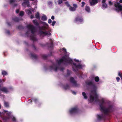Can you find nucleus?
Masks as SVG:
<instances>
[{
    "label": "nucleus",
    "instance_id": "obj_1",
    "mask_svg": "<svg viewBox=\"0 0 122 122\" xmlns=\"http://www.w3.org/2000/svg\"><path fill=\"white\" fill-rule=\"evenodd\" d=\"M64 61L65 62V65H67L68 63L73 64L74 66H72V68L73 71L74 72L77 71L79 69H81L83 67L82 65L80 64L77 65L76 63L73 62L71 59L66 56H63L61 59L58 60V63L59 65H60Z\"/></svg>",
    "mask_w": 122,
    "mask_h": 122
},
{
    "label": "nucleus",
    "instance_id": "obj_2",
    "mask_svg": "<svg viewBox=\"0 0 122 122\" xmlns=\"http://www.w3.org/2000/svg\"><path fill=\"white\" fill-rule=\"evenodd\" d=\"M88 86H90L92 88L93 90L91 91V93L90 94V99L91 102H92L94 100L96 102L99 101V100L98 99V96L96 92L97 86L95 83L92 81H89L86 83Z\"/></svg>",
    "mask_w": 122,
    "mask_h": 122
},
{
    "label": "nucleus",
    "instance_id": "obj_3",
    "mask_svg": "<svg viewBox=\"0 0 122 122\" xmlns=\"http://www.w3.org/2000/svg\"><path fill=\"white\" fill-rule=\"evenodd\" d=\"M27 27L31 30L32 34L30 36L31 39L33 41H37V39L35 37V33L36 31L35 27L33 25H28L27 26Z\"/></svg>",
    "mask_w": 122,
    "mask_h": 122
},
{
    "label": "nucleus",
    "instance_id": "obj_4",
    "mask_svg": "<svg viewBox=\"0 0 122 122\" xmlns=\"http://www.w3.org/2000/svg\"><path fill=\"white\" fill-rule=\"evenodd\" d=\"M38 28H39V34L40 35V37L41 36L44 37V36L43 35H47L48 36L51 35V34L50 32L48 33L42 31V30H46V28L45 27L43 26L40 27V26H38Z\"/></svg>",
    "mask_w": 122,
    "mask_h": 122
},
{
    "label": "nucleus",
    "instance_id": "obj_5",
    "mask_svg": "<svg viewBox=\"0 0 122 122\" xmlns=\"http://www.w3.org/2000/svg\"><path fill=\"white\" fill-rule=\"evenodd\" d=\"M113 106L111 105H109L108 106L107 108H105V107L104 109V110L103 111V112L105 115L107 114L108 113L112 112L113 111Z\"/></svg>",
    "mask_w": 122,
    "mask_h": 122
},
{
    "label": "nucleus",
    "instance_id": "obj_6",
    "mask_svg": "<svg viewBox=\"0 0 122 122\" xmlns=\"http://www.w3.org/2000/svg\"><path fill=\"white\" fill-rule=\"evenodd\" d=\"M50 68L51 70H54L55 71H56L58 69H59L61 71H63L64 69L63 67H60L57 66L54 64H53L52 66H50Z\"/></svg>",
    "mask_w": 122,
    "mask_h": 122
},
{
    "label": "nucleus",
    "instance_id": "obj_7",
    "mask_svg": "<svg viewBox=\"0 0 122 122\" xmlns=\"http://www.w3.org/2000/svg\"><path fill=\"white\" fill-rule=\"evenodd\" d=\"M79 111V109L77 107L71 108L69 111L70 113L72 114L77 113Z\"/></svg>",
    "mask_w": 122,
    "mask_h": 122
},
{
    "label": "nucleus",
    "instance_id": "obj_8",
    "mask_svg": "<svg viewBox=\"0 0 122 122\" xmlns=\"http://www.w3.org/2000/svg\"><path fill=\"white\" fill-rule=\"evenodd\" d=\"M70 81L71 83L73 84V86L74 87H77L78 86L76 81L75 80L74 78L72 77L70 78Z\"/></svg>",
    "mask_w": 122,
    "mask_h": 122
},
{
    "label": "nucleus",
    "instance_id": "obj_9",
    "mask_svg": "<svg viewBox=\"0 0 122 122\" xmlns=\"http://www.w3.org/2000/svg\"><path fill=\"white\" fill-rule=\"evenodd\" d=\"M101 102L99 104V106L100 108V110L102 112H103V111L104 110V109L105 108L103 106V104L104 103V101L103 99H102L101 100Z\"/></svg>",
    "mask_w": 122,
    "mask_h": 122
},
{
    "label": "nucleus",
    "instance_id": "obj_10",
    "mask_svg": "<svg viewBox=\"0 0 122 122\" xmlns=\"http://www.w3.org/2000/svg\"><path fill=\"white\" fill-rule=\"evenodd\" d=\"M24 2L22 3V5L24 6L25 5H26L28 7H30V3L29 2V0H24Z\"/></svg>",
    "mask_w": 122,
    "mask_h": 122
},
{
    "label": "nucleus",
    "instance_id": "obj_11",
    "mask_svg": "<svg viewBox=\"0 0 122 122\" xmlns=\"http://www.w3.org/2000/svg\"><path fill=\"white\" fill-rule=\"evenodd\" d=\"M97 118L98 120H104L105 119L104 116L103 114L100 115L99 114L97 115Z\"/></svg>",
    "mask_w": 122,
    "mask_h": 122
},
{
    "label": "nucleus",
    "instance_id": "obj_12",
    "mask_svg": "<svg viewBox=\"0 0 122 122\" xmlns=\"http://www.w3.org/2000/svg\"><path fill=\"white\" fill-rule=\"evenodd\" d=\"M0 90L1 91L5 93H7L9 92L8 88L5 87H1L0 88Z\"/></svg>",
    "mask_w": 122,
    "mask_h": 122
},
{
    "label": "nucleus",
    "instance_id": "obj_13",
    "mask_svg": "<svg viewBox=\"0 0 122 122\" xmlns=\"http://www.w3.org/2000/svg\"><path fill=\"white\" fill-rule=\"evenodd\" d=\"M74 21L75 22L79 21L81 22H82L83 21V18L81 17L77 16L75 18Z\"/></svg>",
    "mask_w": 122,
    "mask_h": 122
},
{
    "label": "nucleus",
    "instance_id": "obj_14",
    "mask_svg": "<svg viewBox=\"0 0 122 122\" xmlns=\"http://www.w3.org/2000/svg\"><path fill=\"white\" fill-rule=\"evenodd\" d=\"M98 2V0H92L90 2V4L92 6L94 5Z\"/></svg>",
    "mask_w": 122,
    "mask_h": 122
},
{
    "label": "nucleus",
    "instance_id": "obj_15",
    "mask_svg": "<svg viewBox=\"0 0 122 122\" xmlns=\"http://www.w3.org/2000/svg\"><path fill=\"white\" fill-rule=\"evenodd\" d=\"M50 39L51 41V43L47 44L49 48H52L53 46V42L51 39Z\"/></svg>",
    "mask_w": 122,
    "mask_h": 122
},
{
    "label": "nucleus",
    "instance_id": "obj_16",
    "mask_svg": "<svg viewBox=\"0 0 122 122\" xmlns=\"http://www.w3.org/2000/svg\"><path fill=\"white\" fill-rule=\"evenodd\" d=\"M94 79L95 81L96 82H98L99 81V77L98 76H96V77H92V79Z\"/></svg>",
    "mask_w": 122,
    "mask_h": 122
},
{
    "label": "nucleus",
    "instance_id": "obj_17",
    "mask_svg": "<svg viewBox=\"0 0 122 122\" xmlns=\"http://www.w3.org/2000/svg\"><path fill=\"white\" fill-rule=\"evenodd\" d=\"M31 54L32 58H34L35 59H36L37 58V56L36 55L33 53H31Z\"/></svg>",
    "mask_w": 122,
    "mask_h": 122
},
{
    "label": "nucleus",
    "instance_id": "obj_18",
    "mask_svg": "<svg viewBox=\"0 0 122 122\" xmlns=\"http://www.w3.org/2000/svg\"><path fill=\"white\" fill-rule=\"evenodd\" d=\"M33 22L34 24L35 25H36L37 26H39V23L37 22V20H33Z\"/></svg>",
    "mask_w": 122,
    "mask_h": 122
},
{
    "label": "nucleus",
    "instance_id": "obj_19",
    "mask_svg": "<svg viewBox=\"0 0 122 122\" xmlns=\"http://www.w3.org/2000/svg\"><path fill=\"white\" fill-rule=\"evenodd\" d=\"M12 20L15 22H18L20 20V19L18 17H15L12 19Z\"/></svg>",
    "mask_w": 122,
    "mask_h": 122
},
{
    "label": "nucleus",
    "instance_id": "obj_20",
    "mask_svg": "<svg viewBox=\"0 0 122 122\" xmlns=\"http://www.w3.org/2000/svg\"><path fill=\"white\" fill-rule=\"evenodd\" d=\"M63 88L64 89L66 90L67 89H69L70 88V87L69 85L67 84L66 85L63 86Z\"/></svg>",
    "mask_w": 122,
    "mask_h": 122
},
{
    "label": "nucleus",
    "instance_id": "obj_21",
    "mask_svg": "<svg viewBox=\"0 0 122 122\" xmlns=\"http://www.w3.org/2000/svg\"><path fill=\"white\" fill-rule=\"evenodd\" d=\"M41 20L43 21H46L47 20V17L45 15L43 16H42L41 18Z\"/></svg>",
    "mask_w": 122,
    "mask_h": 122
},
{
    "label": "nucleus",
    "instance_id": "obj_22",
    "mask_svg": "<svg viewBox=\"0 0 122 122\" xmlns=\"http://www.w3.org/2000/svg\"><path fill=\"white\" fill-rule=\"evenodd\" d=\"M85 9L86 11L89 12L90 11V8L89 6H86L85 7Z\"/></svg>",
    "mask_w": 122,
    "mask_h": 122
},
{
    "label": "nucleus",
    "instance_id": "obj_23",
    "mask_svg": "<svg viewBox=\"0 0 122 122\" xmlns=\"http://www.w3.org/2000/svg\"><path fill=\"white\" fill-rule=\"evenodd\" d=\"M36 18L37 19H40V14L39 13L37 12L35 15Z\"/></svg>",
    "mask_w": 122,
    "mask_h": 122
},
{
    "label": "nucleus",
    "instance_id": "obj_24",
    "mask_svg": "<svg viewBox=\"0 0 122 122\" xmlns=\"http://www.w3.org/2000/svg\"><path fill=\"white\" fill-rule=\"evenodd\" d=\"M83 96L84 97V98L85 99H87V96L86 95V93L85 92H83L82 93Z\"/></svg>",
    "mask_w": 122,
    "mask_h": 122
},
{
    "label": "nucleus",
    "instance_id": "obj_25",
    "mask_svg": "<svg viewBox=\"0 0 122 122\" xmlns=\"http://www.w3.org/2000/svg\"><path fill=\"white\" fill-rule=\"evenodd\" d=\"M10 118V117H7L6 116H5L3 117V120L5 121H7V120L9 119Z\"/></svg>",
    "mask_w": 122,
    "mask_h": 122
},
{
    "label": "nucleus",
    "instance_id": "obj_26",
    "mask_svg": "<svg viewBox=\"0 0 122 122\" xmlns=\"http://www.w3.org/2000/svg\"><path fill=\"white\" fill-rule=\"evenodd\" d=\"M69 9L70 10L72 11H75L76 10L75 8L71 7H70Z\"/></svg>",
    "mask_w": 122,
    "mask_h": 122
},
{
    "label": "nucleus",
    "instance_id": "obj_27",
    "mask_svg": "<svg viewBox=\"0 0 122 122\" xmlns=\"http://www.w3.org/2000/svg\"><path fill=\"white\" fill-rule=\"evenodd\" d=\"M2 75H7L8 74L7 72L5 71H3L2 72Z\"/></svg>",
    "mask_w": 122,
    "mask_h": 122
},
{
    "label": "nucleus",
    "instance_id": "obj_28",
    "mask_svg": "<svg viewBox=\"0 0 122 122\" xmlns=\"http://www.w3.org/2000/svg\"><path fill=\"white\" fill-rule=\"evenodd\" d=\"M4 105L6 107H9V104L8 102H5Z\"/></svg>",
    "mask_w": 122,
    "mask_h": 122
},
{
    "label": "nucleus",
    "instance_id": "obj_29",
    "mask_svg": "<svg viewBox=\"0 0 122 122\" xmlns=\"http://www.w3.org/2000/svg\"><path fill=\"white\" fill-rule=\"evenodd\" d=\"M47 56H48L45 55H43L42 56V58L44 59H46L47 58Z\"/></svg>",
    "mask_w": 122,
    "mask_h": 122
},
{
    "label": "nucleus",
    "instance_id": "obj_30",
    "mask_svg": "<svg viewBox=\"0 0 122 122\" xmlns=\"http://www.w3.org/2000/svg\"><path fill=\"white\" fill-rule=\"evenodd\" d=\"M24 12L23 11H21L19 13V15L22 16L24 15Z\"/></svg>",
    "mask_w": 122,
    "mask_h": 122
},
{
    "label": "nucleus",
    "instance_id": "obj_31",
    "mask_svg": "<svg viewBox=\"0 0 122 122\" xmlns=\"http://www.w3.org/2000/svg\"><path fill=\"white\" fill-rule=\"evenodd\" d=\"M18 28L19 30L23 29H24V27L22 26L19 25L18 27Z\"/></svg>",
    "mask_w": 122,
    "mask_h": 122
},
{
    "label": "nucleus",
    "instance_id": "obj_32",
    "mask_svg": "<svg viewBox=\"0 0 122 122\" xmlns=\"http://www.w3.org/2000/svg\"><path fill=\"white\" fill-rule=\"evenodd\" d=\"M16 0H10V4H12L13 3L15 2Z\"/></svg>",
    "mask_w": 122,
    "mask_h": 122
},
{
    "label": "nucleus",
    "instance_id": "obj_33",
    "mask_svg": "<svg viewBox=\"0 0 122 122\" xmlns=\"http://www.w3.org/2000/svg\"><path fill=\"white\" fill-rule=\"evenodd\" d=\"M103 3L102 4V6L103 7L105 8H106L107 7V5L105 3Z\"/></svg>",
    "mask_w": 122,
    "mask_h": 122
},
{
    "label": "nucleus",
    "instance_id": "obj_34",
    "mask_svg": "<svg viewBox=\"0 0 122 122\" xmlns=\"http://www.w3.org/2000/svg\"><path fill=\"white\" fill-rule=\"evenodd\" d=\"M33 100L36 103H37L38 102V100L36 98H34L33 99Z\"/></svg>",
    "mask_w": 122,
    "mask_h": 122
},
{
    "label": "nucleus",
    "instance_id": "obj_35",
    "mask_svg": "<svg viewBox=\"0 0 122 122\" xmlns=\"http://www.w3.org/2000/svg\"><path fill=\"white\" fill-rule=\"evenodd\" d=\"M67 75L68 76L69 75H70L71 71L68 70H67Z\"/></svg>",
    "mask_w": 122,
    "mask_h": 122
},
{
    "label": "nucleus",
    "instance_id": "obj_36",
    "mask_svg": "<svg viewBox=\"0 0 122 122\" xmlns=\"http://www.w3.org/2000/svg\"><path fill=\"white\" fill-rule=\"evenodd\" d=\"M62 2V0H58V2L59 4H61Z\"/></svg>",
    "mask_w": 122,
    "mask_h": 122
},
{
    "label": "nucleus",
    "instance_id": "obj_37",
    "mask_svg": "<svg viewBox=\"0 0 122 122\" xmlns=\"http://www.w3.org/2000/svg\"><path fill=\"white\" fill-rule=\"evenodd\" d=\"M11 113V112H8L7 113L6 115L8 117H10Z\"/></svg>",
    "mask_w": 122,
    "mask_h": 122
},
{
    "label": "nucleus",
    "instance_id": "obj_38",
    "mask_svg": "<svg viewBox=\"0 0 122 122\" xmlns=\"http://www.w3.org/2000/svg\"><path fill=\"white\" fill-rule=\"evenodd\" d=\"M81 4L82 5L81 6V7H83L85 4V3L84 2H81Z\"/></svg>",
    "mask_w": 122,
    "mask_h": 122
},
{
    "label": "nucleus",
    "instance_id": "obj_39",
    "mask_svg": "<svg viewBox=\"0 0 122 122\" xmlns=\"http://www.w3.org/2000/svg\"><path fill=\"white\" fill-rule=\"evenodd\" d=\"M113 3L111 1H110L109 2V4L110 5H113Z\"/></svg>",
    "mask_w": 122,
    "mask_h": 122
},
{
    "label": "nucleus",
    "instance_id": "obj_40",
    "mask_svg": "<svg viewBox=\"0 0 122 122\" xmlns=\"http://www.w3.org/2000/svg\"><path fill=\"white\" fill-rule=\"evenodd\" d=\"M73 6L74 7V8H75L76 9V8L77 7V5L76 4H74L73 5Z\"/></svg>",
    "mask_w": 122,
    "mask_h": 122
},
{
    "label": "nucleus",
    "instance_id": "obj_41",
    "mask_svg": "<svg viewBox=\"0 0 122 122\" xmlns=\"http://www.w3.org/2000/svg\"><path fill=\"white\" fill-rule=\"evenodd\" d=\"M56 23V22L55 21H53L52 22V25L53 26H54L55 23Z\"/></svg>",
    "mask_w": 122,
    "mask_h": 122
},
{
    "label": "nucleus",
    "instance_id": "obj_42",
    "mask_svg": "<svg viewBox=\"0 0 122 122\" xmlns=\"http://www.w3.org/2000/svg\"><path fill=\"white\" fill-rule=\"evenodd\" d=\"M48 22L50 24L52 22V20L51 19H49L48 21Z\"/></svg>",
    "mask_w": 122,
    "mask_h": 122
},
{
    "label": "nucleus",
    "instance_id": "obj_43",
    "mask_svg": "<svg viewBox=\"0 0 122 122\" xmlns=\"http://www.w3.org/2000/svg\"><path fill=\"white\" fill-rule=\"evenodd\" d=\"M120 72L119 71L118 72V76H122V73H120Z\"/></svg>",
    "mask_w": 122,
    "mask_h": 122
},
{
    "label": "nucleus",
    "instance_id": "obj_44",
    "mask_svg": "<svg viewBox=\"0 0 122 122\" xmlns=\"http://www.w3.org/2000/svg\"><path fill=\"white\" fill-rule=\"evenodd\" d=\"M32 46L35 50H36V48L34 44H33L32 45Z\"/></svg>",
    "mask_w": 122,
    "mask_h": 122
},
{
    "label": "nucleus",
    "instance_id": "obj_45",
    "mask_svg": "<svg viewBox=\"0 0 122 122\" xmlns=\"http://www.w3.org/2000/svg\"><path fill=\"white\" fill-rule=\"evenodd\" d=\"M32 13L31 11L30 10H28V14H31Z\"/></svg>",
    "mask_w": 122,
    "mask_h": 122
},
{
    "label": "nucleus",
    "instance_id": "obj_46",
    "mask_svg": "<svg viewBox=\"0 0 122 122\" xmlns=\"http://www.w3.org/2000/svg\"><path fill=\"white\" fill-rule=\"evenodd\" d=\"M12 120L13 121H16V119L15 117H13L12 118Z\"/></svg>",
    "mask_w": 122,
    "mask_h": 122
},
{
    "label": "nucleus",
    "instance_id": "obj_47",
    "mask_svg": "<svg viewBox=\"0 0 122 122\" xmlns=\"http://www.w3.org/2000/svg\"><path fill=\"white\" fill-rule=\"evenodd\" d=\"M116 79L117 82H118L120 80V78L119 77H117Z\"/></svg>",
    "mask_w": 122,
    "mask_h": 122
},
{
    "label": "nucleus",
    "instance_id": "obj_48",
    "mask_svg": "<svg viewBox=\"0 0 122 122\" xmlns=\"http://www.w3.org/2000/svg\"><path fill=\"white\" fill-rule=\"evenodd\" d=\"M19 12V9H17L16 11V13H18Z\"/></svg>",
    "mask_w": 122,
    "mask_h": 122
},
{
    "label": "nucleus",
    "instance_id": "obj_49",
    "mask_svg": "<svg viewBox=\"0 0 122 122\" xmlns=\"http://www.w3.org/2000/svg\"><path fill=\"white\" fill-rule=\"evenodd\" d=\"M62 50L66 52V49L64 48H63L62 49Z\"/></svg>",
    "mask_w": 122,
    "mask_h": 122
},
{
    "label": "nucleus",
    "instance_id": "obj_50",
    "mask_svg": "<svg viewBox=\"0 0 122 122\" xmlns=\"http://www.w3.org/2000/svg\"><path fill=\"white\" fill-rule=\"evenodd\" d=\"M74 61H75L76 62H79V61L78 60H77L76 59H74Z\"/></svg>",
    "mask_w": 122,
    "mask_h": 122
},
{
    "label": "nucleus",
    "instance_id": "obj_51",
    "mask_svg": "<svg viewBox=\"0 0 122 122\" xmlns=\"http://www.w3.org/2000/svg\"><path fill=\"white\" fill-rule=\"evenodd\" d=\"M41 105V103H39L38 104L37 106L38 107H40Z\"/></svg>",
    "mask_w": 122,
    "mask_h": 122
},
{
    "label": "nucleus",
    "instance_id": "obj_52",
    "mask_svg": "<svg viewBox=\"0 0 122 122\" xmlns=\"http://www.w3.org/2000/svg\"><path fill=\"white\" fill-rule=\"evenodd\" d=\"M6 33L8 34H10V31L9 30H7L6 31Z\"/></svg>",
    "mask_w": 122,
    "mask_h": 122
},
{
    "label": "nucleus",
    "instance_id": "obj_53",
    "mask_svg": "<svg viewBox=\"0 0 122 122\" xmlns=\"http://www.w3.org/2000/svg\"><path fill=\"white\" fill-rule=\"evenodd\" d=\"M34 18V15H31L30 16V18L31 19Z\"/></svg>",
    "mask_w": 122,
    "mask_h": 122
},
{
    "label": "nucleus",
    "instance_id": "obj_54",
    "mask_svg": "<svg viewBox=\"0 0 122 122\" xmlns=\"http://www.w3.org/2000/svg\"><path fill=\"white\" fill-rule=\"evenodd\" d=\"M7 25L9 26H11V24L10 23V22H7Z\"/></svg>",
    "mask_w": 122,
    "mask_h": 122
},
{
    "label": "nucleus",
    "instance_id": "obj_55",
    "mask_svg": "<svg viewBox=\"0 0 122 122\" xmlns=\"http://www.w3.org/2000/svg\"><path fill=\"white\" fill-rule=\"evenodd\" d=\"M28 103H31L32 102V101L31 100H29L28 101Z\"/></svg>",
    "mask_w": 122,
    "mask_h": 122
},
{
    "label": "nucleus",
    "instance_id": "obj_56",
    "mask_svg": "<svg viewBox=\"0 0 122 122\" xmlns=\"http://www.w3.org/2000/svg\"><path fill=\"white\" fill-rule=\"evenodd\" d=\"M55 17L53 15H52L51 17V19L52 20H54V19Z\"/></svg>",
    "mask_w": 122,
    "mask_h": 122
},
{
    "label": "nucleus",
    "instance_id": "obj_57",
    "mask_svg": "<svg viewBox=\"0 0 122 122\" xmlns=\"http://www.w3.org/2000/svg\"><path fill=\"white\" fill-rule=\"evenodd\" d=\"M72 93L73 94L75 95H76V92H75L73 91H72Z\"/></svg>",
    "mask_w": 122,
    "mask_h": 122
},
{
    "label": "nucleus",
    "instance_id": "obj_58",
    "mask_svg": "<svg viewBox=\"0 0 122 122\" xmlns=\"http://www.w3.org/2000/svg\"><path fill=\"white\" fill-rule=\"evenodd\" d=\"M28 31H27L26 33H25V34L26 35H27L28 36Z\"/></svg>",
    "mask_w": 122,
    "mask_h": 122
},
{
    "label": "nucleus",
    "instance_id": "obj_59",
    "mask_svg": "<svg viewBox=\"0 0 122 122\" xmlns=\"http://www.w3.org/2000/svg\"><path fill=\"white\" fill-rule=\"evenodd\" d=\"M17 5V4H15L13 5L14 7H15Z\"/></svg>",
    "mask_w": 122,
    "mask_h": 122
},
{
    "label": "nucleus",
    "instance_id": "obj_60",
    "mask_svg": "<svg viewBox=\"0 0 122 122\" xmlns=\"http://www.w3.org/2000/svg\"><path fill=\"white\" fill-rule=\"evenodd\" d=\"M102 2L103 3H104L106 1V0H102Z\"/></svg>",
    "mask_w": 122,
    "mask_h": 122
},
{
    "label": "nucleus",
    "instance_id": "obj_61",
    "mask_svg": "<svg viewBox=\"0 0 122 122\" xmlns=\"http://www.w3.org/2000/svg\"><path fill=\"white\" fill-rule=\"evenodd\" d=\"M119 2L120 3H122V0H120L119 1Z\"/></svg>",
    "mask_w": 122,
    "mask_h": 122
},
{
    "label": "nucleus",
    "instance_id": "obj_62",
    "mask_svg": "<svg viewBox=\"0 0 122 122\" xmlns=\"http://www.w3.org/2000/svg\"><path fill=\"white\" fill-rule=\"evenodd\" d=\"M2 82V80L1 79H0V83H1Z\"/></svg>",
    "mask_w": 122,
    "mask_h": 122
},
{
    "label": "nucleus",
    "instance_id": "obj_63",
    "mask_svg": "<svg viewBox=\"0 0 122 122\" xmlns=\"http://www.w3.org/2000/svg\"><path fill=\"white\" fill-rule=\"evenodd\" d=\"M4 112H8V111H5Z\"/></svg>",
    "mask_w": 122,
    "mask_h": 122
},
{
    "label": "nucleus",
    "instance_id": "obj_64",
    "mask_svg": "<svg viewBox=\"0 0 122 122\" xmlns=\"http://www.w3.org/2000/svg\"><path fill=\"white\" fill-rule=\"evenodd\" d=\"M120 77L121 79V80H122V76H120Z\"/></svg>",
    "mask_w": 122,
    "mask_h": 122
}]
</instances>
